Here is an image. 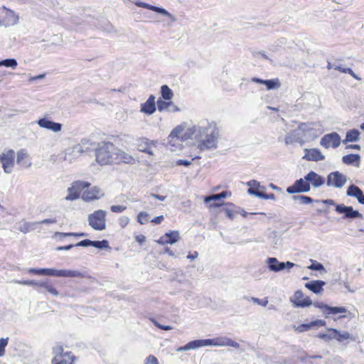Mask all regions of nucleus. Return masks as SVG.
Segmentation results:
<instances>
[{"label": "nucleus", "instance_id": "nucleus-1", "mask_svg": "<svg viewBox=\"0 0 364 364\" xmlns=\"http://www.w3.org/2000/svg\"><path fill=\"white\" fill-rule=\"evenodd\" d=\"M195 135L198 141V148L200 151L217 148L220 134L215 122L202 123L195 128Z\"/></svg>", "mask_w": 364, "mask_h": 364}, {"label": "nucleus", "instance_id": "nucleus-2", "mask_svg": "<svg viewBox=\"0 0 364 364\" xmlns=\"http://www.w3.org/2000/svg\"><path fill=\"white\" fill-rule=\"evenodd\" d=\"M205 346H230L233 347L235 348H239L240 344L228 338V337H218L215 338L210 339H199L194 340L188 342L183 346L178 347L176 349V352H183L188 351L191 350H196L199 348L205 347Z\"/></svg>", "mask_w": 364, "mask_h": 364}, {"label": "nucleus", "instance_id": "nucleus-3", "mask_svg": "<svg viewBox=\"0 0 364 364\" xmlns=\"http://www.w3.org/2000/svg\"><path fill=\"white\" fill-rule=\"evenodd\" d=\"M116 146L111 142L103 141L95 149L96 161L100 165L113 163Z\"/></svg>", "mask_w": 364, "mask_h": 364}, {"label": "nucleus", "instance_id": "nucleus-4", "mask_svg": "<svg viewBox=\"0 0 364 364\" xmlns=\"http://www.w3.org/2000/svg\"><path fill=\"white\" fill-rule=\"evenodd\" d=\"M29 273H33L38 275H44L49 277H83L84 275L80 271L77 270H71V269H57L54 268H41V269H35V268H29L28 269Z\"/></svg>", "mask_w": 364, "mask_h": 364}, {"label": "nucleus", "instance_id": "nucleus-5", "mask_svg": "<svg viewBox=\"0 0 364 364\" xmlns=\"http://www.w3.org/2000/svg\"><path fill=\"white\" fill-rule=\"evenodd\" d=\"M107 212L97 210L90 214L87 218L89 225L95 230L102 231L106 228Z\"/></svg>", "mask_w": 364, "mask_h": 364}, {"label": "nucleus", "instance_id": "nucleus-6", "mask_svg": "<svg viewBox=\"0 0 364 364\" xmlns=\"http://www.w3.org/2000/svg\"><path fill=\"white\" fill-rule=\"evenodd\" d=\"M1 14L3 18L0 19V26L10 27L18 24L19 16L14 11L4 6L1 9Z\"/></svg>", "mask_w": 364, "mask_h": 364}, {"label": "nucleus", "instance_id": "nucleus-7", "mask_svg": "<svg viewBox=\"0 0 364 364\" xmlns=\"http://www.w3.org/2000/svg\"><path fill=\"white\" fill-rule=\"evenodd\" d=\"M346 182V176L338 171L330 173L326 179V185L328 187H333L336 188H343Z\"/></svg>", "mask_w": 364, "mask_h": 364}, {"label": "nucleus", "instance_id": "nucleus-8", "mask_svg": "<svg viewBox=\"0 0 364 364\" xmlns=\"http://www.w3.org/2000/svg\"><path fill=\"white\" fill-rule=\"evenodd\" d=\"M266 262L268 265L269 269L274 272H278L284 269L289 272L292 267L296 266V264L291 262H279L276 257H268Z\"/></svg>", "mask_w": 364, "mask_h": 364}, {"label": "nucleus", "instance_id": "nucleus-9", "mask_svg": "<svg viewBox=\"0 0 364 364\" xmlns=\"http://www.w3.org/2000/svg\"><path fill=\"white\" fill-rule=\"evenodd\" d=\"M15 152L14 150H7L0 154V163L2 164L5 173H11L14 166Z\"/></svg>", "mask_w": 364, "mask_h": 364}, {"label": "nucleus", "instance_id": "nucleus-10", "mask_svg": "<svg viewBox=\"0 0 364 364\" xmlns=\"http://www.w3.org/2000/svg\"><path fill=\"white\" fill-rule=\"evenodd\" d=\"M90 183L85 181H75L73 183L72 186L68 188V196H65L66 200H74L79 198L80 192L85 188H88Z\"/></svg>", "mask_w": 364, "mask_h": 364}, {"label": "nucleus", "instance_id": "nucleus-11", "mask_svg": "<svg viewBox=\"0 0 364 364\" xmlns=\"http://www.w3.org/2000/svg\"><path fill=\"white\" fill-rule=\"evenodd\" d=\"M85 151V150L83 149L82 145L77 144L73 147L66 149L63 154L62 158L63 161L71 164Z\"/></svg>", "mask_w": 364, "mask_h": 364}, {"label": "nucleus", "instance_id": "nucleus-12", "mask_svg": "<svg viewBox=\"0 0 364 364\" xmlns=\"http://www.w3.org/2000/svg\"><path fill=\"white\" fill-rule=\"evenodd\" d=\"M311 190L309 183L304 178H299L294 181V183L287 188V192L289 194L298 193H308Z\"/></svg>", "mask_w": 364, "mask_h": 364}, {"label": "nucleus", "instance_id": "nucleus-13", "mask_svg": "<svg viewBox=\"0 0 364 364\" xmlns=\"http://www.w3.org/2000/svg\"><path fill=\"white\" fill-rule=\"evenodd\" d=\"M320 144L326 149L331 146L337 148L341 144V136L336 132L326 134L321 138Z\"/></svg>", "mask_w": 364, "mask_h": 364}, {"label": "nucleus", "instance_id": "nucleus-14", "mask_svg": "<svg viewBox=\"0 0 364 364\" xmlns=\"http://www.w3.org/2000/svg\"><path fill=\"white\" fill-rule=\"evenodd\" d=\"M133 3L140 8H144L146 9L151 10L153 11H155L156 13H159L161 15L167 16L169 19H171L172 21H176V19L174 17L173 15H172L171 13H169L168 11H166L165 9L161 7H158L156 6H152L151 4H149L147 3L141 2V1H133Z\"/></svg>", "mask_w": 364, "mask_h": 364}, {"label": "nucleus", "instance_id": "nucleus-15", "mask_svg": "<svg viewBox=\"0 0 364 364\" xmlns=\"http://www.w3.org/2000/svg\"><path fill=\"white\" fill-rule=\"evenodd\" d=\"M336 211L338 213H343V218H363V215L358 210H353L351 206H346L341 204L336 206Z\"/></svg>", "mask_w": 364, "mask_h": 364}, {"label": "nucleus", "instance_id": "nucleus-16", "mask_svg": "<svg viewBox=\"0 0 364 364\" xmlns=\"http://www.w3.org/2000/svg\"><path fill=\"white\" fill-rule=\"evenodd\" d=\"M38 125L55 133L59 132L62 129L63 125L60 123L55 122L47 117L41 118L37 121Z\"/></svg>", "mask_w": 364, "mask_h": 364}, {"label": "nucleus", "instance_id": "nucleus-17", "mask_svg": "<svg viewBox=\"0 0 364 364\" xmlns=\"http://www.w3.org/2000/svg\"><path fill=\"white\" fill-rule=\"evenodd\" d=\"M134 162L135 159L132 156L116 147V152L115 156H114L113 163L133 164Z\"/></svg>", "mask_w": 364, "mask_h": 364}, {"label": "nucleus", "instance_id": "nucleus-18", "mask_svg": "<svg viewBox=\"0 0 364 364\" xmlns=\"http://www.w3.org/2000/svg\"><path fill=\"white\" fill-rule=\"evenodd\" d=\"M305 180L314 188H319L326 182L323 176L318 175L313 171H311L305 176Z\"/></svg>", "mask_w": 364, "mask_h": 364}, {"label": "nucleus", "instance_id": "nucleus-19", "mask_svg": "<svg viewBox=\"0 0 364 364\" xmlns=\"http://www.w3.org/2000/svg\"><path fill=\"white\" fill-rule=\"evenodd\" d=\"M104 196L101 189L97 186H93L90 189H86L83 191L82 198L85 201H91L98 199Z\"/></svg>", "mask_w": 364, "mask_h": 364}, {"label": "nucleus", "instance_id": "nucleus-20", "mask_svg": "<svg viewBox=\"0 0 364 364\" xmlns=\"http://www.w3.org/2000/svg\"><path fill=\"white\" fill-rule=\"evenodd\" d=\"M291 301L296 307H306L312 304L311 299L308 296L304 297L303 293L301 291H296Z\"/></svg>", "mask_w": 364, "mask_h": 364}, {"label": "nucleus", "instance_id": "nucleus-21", "mask_svg": "<svg viewBox=\"0 0 364 364\" xmlns=\"http://www.w3.org/2000/svg\"><path fill=\"white\" fill-rule=\"evenodd\" d=\"M157 108L158 110L161 112H178L179 108L175 105L171 100H163L159 98L157 102Z\"/></svg>", "mask_w": 364, "mask_h": 364}, {"label": "nucleus", "instance_id": "nucleus-22", "mask_svg": "<svg viewBox=\"0 0 364 364\" xmlns=\"http://www.w3.org/2000/svg\"><path fill=\"white\" fill-rule=\"evenodd\" d=\"M304 151L303 159L307 161H319L325 159V156L318 149H305Z\"/></svg>", "mask_w": 364, "mask_h": 364}, {"label": "nucleus", "instance_id": "nucleus-23", "mask_svg": "<svg viewBox=\"0 0 364 364\" xmlns=\"http://www.w3.org/2000/svg\"><path fill=\"white\" fill-rule=\"evenodd\" d=\"M18 230L24 234L36 230H39V223L27 222L25 220H22L18 223Z\"/></svg>", "mask_w": 364, "mask_h": 364}, {"label": "nucleus", "instance_id": "nucleus-24", "mask_svg": "<svg viewBox=\"0 0 364 364\" xmlns=\"http://www.w3.org/2000/svg\"><path fill=\"white\" fill-rule=\"evenodd\" d=\"M156 109L155 97L151 95L148 100L141 105L140 111L146 114H152Z\"/></svg>", "mask_w": 364, "mask_h": 364}, {"label": "nucleus", "instance_id": "nucleus-25", "mask_svg": "<svg viewBox=\"0 0 364 364\" xmlns=\"http://www.w3.org/2000/svg\"><path fill=\"white\" fill-rule=\"evenodd\" d=\"M16 163L23 168H29L31 166V159L26 149L18 151Z\"/></svg>", "mask_w": 364, "mask_h": 364}, {"label": "nucleus", "instance_id": "nucleus-26", "mask_svg": "<svg viewBox=\"0 0 364 364\" xmlns=\"http://www.w3.org/2000/svg\"><path fill=\"white\" fill-rule=\"evenodd\" d=\"M348 196L355 198L358 203L364 204V194L361 189L355 185H350L346 191Z\"/></svg>", "mask_w": 364, "mask_h": 364}, {"label": "nucleus", "instance_id": "nucleus-27", "mask_svg": "<svg viewBox=\"0 0 364 364\" xmlns=\"http://www.w3.org/2000/svg\"><path fill=\"white\" fill-rule=\"evenodd\" d=\"M252 81L256 83L265 85L267 90L277 89L280 87V82L279 79L272 80H262L258 77L252 78Z\"/></svg>", "mask_w": 364, "mask_h": 364}, {"label": "nucleus", "instance_id": "nucleus-28", "mask_svg": "<svg viewBox=\"0 0 364 364\" xmlns=\"http://www.w3.org/2000/svg\"><path fill=\"white\" fill-rule=\"evenodd\" d=\"M326 282L321 280H314L305 284V287L315 294H321L323 291V287Z\"/></svg>", "mask_w": 364, "mask_h": 364}, {"label": "nucleus", "instance_id": "nucleus-29", "mask_svg": "<svg viewBox=\"0 0 364 364\" xmlns=\"http://www.w3.org/2000/svg\"><path fill=\"white\" fill-rule=\"evenodd\" d=\"M154 144V141H149L146 139H141L137 144L138 150L139 151L149 154V155H153L154 153L151 149V146Z\"/></svg>", "mask_w": 364, "mask_h": 364}, {"label": "nucleus", "instance_id": "nucleus-30", "mask_svg": "<svg viewBox=\"0 0 364 364\" xmlns=\"http://www.w3.org/2000/svg\"><path fill=\"white\" fill-rule=\"evenodd\" d=\"M75 360V357L70 353L66 352L59 359L53 358L51 360L52 364H73Z\"/></svg>", "mask_w": 364, "mask_h": 364}, {"label": "nucleus", "instance_id": "nucleus-31", "mask_svg": "<svg viewBox=\"0 0 364 364\" xmlns=\"http://www.w3.org/2000/svg\"><path fill=\"white\" fill-rule=\"evenodd\" d=\"M342 161L347 165H354L357 167L360 165V156L358 154H350L343 156Z\"/></svg>", "mask_w": 364, "mask_h": 364}, {"label": "nucleus", "instance_id": "nucleus-32", "mask_svg": "<svg viewBox=\"0 0 364 364\" xmlns=\"http://www.w3.org/2000/svg\"><path fill=\"white\" fill-rule=\"evenodd\" d=\"M301 141L302 138L298 132V130H294L287 133L284 138V141L287 145L292 144L295 142H301Z\"/></svg>", "mask_w": 364, "mask_h": 364}, {"label": "nucleus", "instance_id": "nucleus-33", "mask_svg": "<svg viewBox=\"0 0 364 364\" xmlns=\"http://www.w3.org/2000/svg\"><path fill=\"white\" fill-rule=\"evenodd\" d=\"M15 283L31 286L35 288L37 291H39V288H43V284L45 283V280L41 281H35V280H21V281H15Z\"/></svg>", "mask_w": 364, "mask_h": 364}, {"label": "nucleus", "instance_id": "nucleus-34", "mask_svg": "<svg viewBox=\"0 0 364 364\" xmlns=\"http://www.w3.org/2000/svg\"><path fill=\"white\" fill-rule=\"evenodd\" d=\"M360 132L358 129H351L346 133V139L343 141V144L348 142H355L359 140Z\"/></svg>", "mask_w": 364, "mask_h": 364}, {"label": "nucleus", "instance_id": "nucleus-35", "mask_svg": "<svg viewBox=\"0 0 364 364\" xmlns=\"http://www.w3.org/2000/svg\"><path fill=\"white\" fill-rule=\"evenodd\" d=\"M161 98L163 100H171L173 97V91L166 85H164L161 87Z\"/></svg>", "mask_w": 364, "mask_h": 364}, {"label": "nucleus", "instance_id": "nucleus-36", "mask_svg": "<svg viewBox=\"0 0 364 364\" xmlns=\"http://www.w3.org/2000/svg\"><path fill=\"white\" fill-rule=\"evenodd\" d=\"M183 139H173L172 141L168 140V146L171 151H179L181 150Z\"/></svg>", "mask_w": 364, "mask_h": 364}, {"label": "nucleus", "instance_id": "nucleus-37", "mask_svg": "<svg viewBox=\"0 0 364 364\" xmlns=\"http://www.w3.org/2000/svg\"><path fill=\"white\" fill-rule=\"evenodd\" d=\"M167 237L168 243L169 245H173L178 242L180 238L179 232L177 230L169 231L166 232Z\"/></svg>", "mask_w": 364, "mask_h": 364}, {"label": "nucleus", "instance_id": "nucleus-38", "mask_svg": "<svg viewBox=\"0 0 364 364\" xmlns=\"http://www.w3.org/2000/svg\"><path fill=\"white\" fill-rule=\"evenodd\" d=\"M292 200L301 205L309 204L313 202V199L311 197L302 195L293 196Z\"/></svg>", "mask_w": 364, "mask_h": 364}, {"label": "nucleus", "instance_id": "nucleus-39", "mask_svg": "<svg viewBox=\"0 0 364 364\" xmlns=\"http://www.w3.org/2000/svg\"><path fill=\"white\" fill-rule=\"evenodd\" d=\"M333 333L335 335V339L339 342H343L350 338V334L347 332H341L336 328H333Z\"/></svg>", "mask_w": 364, "mask_h": 364}, {"label": "nucleus", "instance_id": "nucleus-40", "mask_svg": "<svg viewBox=\"0 0 364 364\" xmlns=\"http://www.w3.org/2000/svg\"><path fill=\"white\" fill-rule=\"evenodd\" d=\"M347 312V309L343 306H328L327 311H326V316L330 314H344Z\"/></svg>", "mask_w": 364, "mask_h": 364}, {"label": "nucleus", "instance_id": "nucleus-41", "mask_svg": "<svg viewBox=\"0 0 364 364\" xmlns=\"http://www.w3.org/2000/svg\"><path fill=\"white\" fill-rule=\"evenodd\" d=\"M183 130V128L179 126L176 127L169 134L168 140H169V141H172L173 139H182Z\"/></svg>", "mask_w": 364, "mask_h": 364}, {"label": "nucleus", "instance_id": "nucleus-42", "mask_svg": "<svg viewBox=\"0 0 364 364\" xmlns=\"http://www.w3.org/2000/svg\"><path fill=\"white\" fill-rule=\"evenodd\" d=\"M18 65V63L14 58H7L0 61V67L4 66L6 68H11L15 69Z\"/></svg>", "mask_w": 364, "mask_h": 364}, {"label": "nucleus", "instance_id": "nucleus-43", "mask_svg": "<svg viewBox=\"0 0 364 364\" xmlns=\"http://www.w3.org/2000/svg\"><path fill=\"white\" fill-rule=\"evenodd\" d=\"M43 288L53 296H57L59 294L58 291L51 284L49 283L48 279L45 280Z\"/></svg>", "mask_w": 364, "mask_h": 364}, {"label": "nucleus", "instance_id": "nucleus-44", "mask_svg": "<svg viewBox=\"0 0 364 364\" xmlns=\"http://www.w3.org/2000/svg\"><path fill=\"white\" fill-rule=\"evenodd\" d=\"M91 246L95 247L97 249H107L109 248L108 241L106 240H103L102 241H92L91 240Z\"/></svg>", "mask_w": 364, "mask_h": 364}, {"label": "nucleus", "instance_id": "nucleus-45", "mask_svg": "<svg viewBox=\"0 0 364 364\" xmlns=\"http://www.w3.org/2000/svg\"><path fill=\"white\" fill-rule=\"evenodd\" d=\"M328 333H319L318 337L326 341L335 339V335L333 333V328H328Z\"/></svg>", "mask_w": 364, "mask_h": 364}, {"label": "nucleus", "instance_id": "nucleus-46", "mask_svg": "<svg viewBox=\"0 0 364 364\" xmlns=\"http://www.w3.org/2000/svg\"><path fill=\"white\" fill-rule=\"evenodd\" d=\"M65 353H63V348L61 345H56L53 348V358H56V359L60 358L61 356L63 355Z\"/></svg>", "mask_w": 364, "mask_h": 364}, {"label": "nucleus", "instance_id": "nucleus-47", "mask_svg": "<svg viewBox=\"0 0 364 364\" xmlns=\"http://www.w3.org/2000/svg\"><path fill=\"white\" fill-rule=\"evenodd\" d=\"M150 321L157 328L164 330V331H170L172 330L173 328L171 326L169 325H162L159 323L156 319L151 318Z\"/></svg>", "mask_w": 364, "mask_h": 364}, {"label": "nucleus", "instance_id": "nucleus-48", "mask_svg": "<svg viewBox=\"0 0 364 364\" xmlns=\"http://www.w3.org/2000/svg\"><path fill=\"white\" fill-rule=\"evenodd\" d=\"M9 338H0V357H2L5 354V348L8 345Z\"/></svg>", "mask_w": 364, "mask_h": 364}, {"label": "nucleus", "instance_id": "nucleus-49", "mask_svg": "<svg viewBox=\"0 0 364 364\" xmlns=\"http://www.w3.org/2000/svg\"><path fill=\"white\" fill-rule=\"evenodd\" d=\"M149 220V215L146 212H140L139 214H138V216H137V221L140 223V224H144L146 223H147Z\"/></svg>", "mask_w": 364, "mask_h": 364}, {"label": "nucleus", "instance_id": "nucleus-50", "mask_svg": "<svg viewBox=\"0 0 364 364\" xmlns=\"http://www.w3.org/2000/svg\"><path fill=\"white\" fill-rule=\"evenodd\" d=\"M312 123H301L298 127V132H308L313 129Z\"/></svg>", "mask_w": 364, "mask_h": 364}, {"label": "nucleus", "instance_id": "nucleus-51", "mask_svg": "<svg viewBox=\"0 0 364 364\" xmlns=\"http://www.w3.org/2000/svg\"><path fill=\"white\" fill-rule=\"evenodd\" d=\"M249 300L252 301L255 304L259 305V306H267V304L269 303L267 298H265L264 300H261L256 297H251L250 299H249Z\"/></svg>", "mask_w": 364, "mask_h": 364}, {"label": "nucleus", "instance_id": "nucleus-52", "mask_svg": "<svg viewBox=\"0 0 364 364\" xmlns=\"http://www.w3.org/2000/svg\"><path fill=\"white\" fill-rule=\"evenodd\" d=\"M312 328L311 322L308 323H303L296 327V331L298 332H304L309 330Z\"/></svg>", "mask_w": 364, "mask_h": 364}, {"label": "nucleus", "instance_id": "nucleus-53", "mask_svg": "<svg viewBox=\"0 0 364 364\" xmlns=\"http://www.w3.org/2000/svg\"><path fill=\"white\" fill-rule=\"evenodd\" d=\"M309 269L311 270L320 271L324 269L323 265L321 263L314 262L309 267Z\"/></svg>", "mask_w": 364, "mask_h": 364}, {"label": "nucleus", "instance_id": "nucleus-54", "mask_svg": "<svg viewBox=\"0 0 364 364\" xmlns=\"http://www.w3.org/2000/svg\"><path fill=\"white\" fill-rule=\"evenodd\" d=\"M221 200L220 199V194H213V195H211V196H206L204 199V201L205 203H208L210 201H217V200Z\"/></svg>", "mask_w": 364, "mask_h": 364}, {"label": "nucleus", "instance_id": "nucleus-55", "mask_svg": "<svg viewBox=\"0 0 364 364\" xmlns=\"http://www.w3.org/2000/svg\"><path fill=\"white\" fill-rule=\"evenodd\" d=\"M126 209H127V207L124 206V205H112L110 207V210L113 213H122Z\"/></svg>", "mask_w": 364, "mask_h": 364}, {"label": "nucleus", "instance_id": "nucleus-56", "mask_svg": "<svg viewBox=\"0 0 364 364\" xmlns=\"http://www.w3.org/2000/svg\"><path fill=\"white\" fill-rule=\"evenodd\" d=\"M144 364H159V361L154 355H149L146 358Z\"/></svg>", "mask_w": 364, "mask_h": 364}, {"label": "nucleus", "instance_id": "nucleus-57", "mask_svg": "<svg viewBox=\"0 0 364 364\" xmlns=\"http://www.w3.org/2000/svg\"><path fill=\"white\" fill-rule=\"evenodd\" d=\"M247 193L250 195H254L259 198H262L263 195H264V193L259 191L258 190H253V188H249L247 190Z\"/></svg>", "mask_w": 364, "mask_h": 364}, {"label": "nucleus", "instance_id": "nucleus-58", "mask_svg": "<svg viewBox=\"0 0 364 364\" xmlns=\"http://www.w3.org/2000/svg\"><path fill=\"white\" fill-rule=\"evenodd\" d=\"M193 160H194V158H193L191 161L183 160V159H178V160L176 161V165L177 166H189L191 164L192 161H193Z\"/></svg>", "mask_w": 364, "mask_h": 364}, {"label": "nucleus", "instance_id": "nucleus-59", "mask_svg": "<svg viewBox=\"0 0 364 364\" xmlns=\"http://www.w3.org/2000/svg\"><path fill=\"white\" fill-rule=\"evenodd\" d=\"M129 222V218L127 216L121 217L119 219V224L122 228H124L127 225Z\"/></svg>", "mask_w": 364, "mask_h": 364}, {"label": "nucleus", "instance_id": "nucleus-60", "mask_svg": "<svg viewBox=\"0 0 364 364\" xmlns=\"http://www.w3.org/2000/svg\"><path fill=\"white\" fill-rule=\"evenodd\" d=\"M75 247H89L91 246V240L88 239L83 240L76 245H75Z\"/></svg>", "mask_w": 364, "mask_h": 364}, {"label": "nucleus", "instance_id": "nucleus-61", "mask_svg": "<svg viewBox=\"0 0 364 364\" xmlns=\"http://www.w3.org/2000/svg\"><path fill=\"white\" fill-rule=\"evenodd\" d=\"M311 325L313 327L324 326L326 321L324 320L318 319L311 322Z\"/></svg>", "mask_w": 364, "mask_h": 364}, {"label": "nucleus", "instance_id": "nucleus-62", "mask_svg": "<svg viewBox=\"0 0 364 364\" xmlns=\"http://www.w3.org/2000/svg\"><path fill=\"white\" fill-rule=\"evenodd\" d=\"M57 220L53 218L44 219L41 221H38L39 223V230L41 229V225L42 224H54L56 223Z\"/></svg>", "mask_w": 364, "mask_h": 364}, {"label": "nucleus", "instance_id": "nucleus-63", "mask_svg": "<svg viewBox=\"0 0 364 364\" xmlns=\"http://www.w3.org/2000/svg\"><path fill=\"white\" fill-rule=\"evenodd\" d=\"M247 186L250 187L249 188H253V190H257L259 187V183L255 180H252L247 182Z\"/></svg>", "mask_w": 364, "mask_h": 364}, {"label": "nucleus", "instance_id": "nucleus-64", "mask_svg": "<svg viewBox=\"0 0 364 364\" xmlns=\"http://www.w3.org/2000/svg\"><path fill=\"white\" fill-rule=\"evenodd\" d=\"M314 306L316 308H318L320 309H322L323 311V314H326V311H327L328 305L325 304L321 302H316L314 304Z\"/></svg>", "mask_w": 364, "mask_h": 364}]
</instances>
